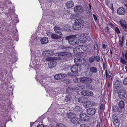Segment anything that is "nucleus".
I'll return each mask as SVG.
<instances>
[{
	"label": "nucleus",
	"instance_id": "nucleus-16",
	"mask_svg": "<svg viewBox=\"0 0 127 127\" xmlns=\"http://www.w3.org/2000/svg\"><path fill=\"white\" fill-rule=\"evenodd\" d=\"M126 11L123 7H121L118 8L117 10V13L120 15H123L125 14Z\"/></svg>",
	"mask_w": 127,
	"mask_h": 127
},
{
	"label": "nucleus",
	"instance_id": "nucleus-48",
	"mask_svg": "<svg viewBox=\"0 0 127 127\" xmlns=\"http://www.w3.org/2000/svg\"><path fill=\"white\" fill-rule=\"evenodd\" d=\"M47 35L49 36H51V34H52L51 32H50V31H47Z\"/></svg>",
	"mask_w": 127,
	"mask_h": 127
},
{
	"label": "nucleus",
	"instance_id": "nucleus-17",
	"mask_svg": "<svg viewBox=\"0 0 127 127\" xmlns=\"http://www.w3.org/2000/svg\"><path fill=\"white\" fill-rule=\"evenodd\" d=\"M70 121L72 123L75 124H80L81 122L80 121V119L77 117H74L70 120Z\"/></svg>",
	"mask_w": 127,
	"mask_h": 127
},
{
	"label": "nucleus",
	"instance_id": "nucleus-11",
	"mask_svg": "<svg viewBox=\"0 0 127 127\" xmlns=\"http://www.w3.org/2000/svg\"><path fill=\"white\" fill-rule=\"evenodd\" d=\"M54 30L55 32L57 34H62V32L63 31L62 29L61 28L58 26H55L54 27Z\"/></svg>",
	"mask_w": 127,
	"mask_h": 127
},
{
	"label": "nucleus",
	"instance_id": "nucleus-10",
	"mask_svg": "<svg viewBox=\"0 0 127 127\" xmlns=\"http://www.w3.org/2000/svg\"><path fill=\"white\" fill-rule=\"evenodd\" d=\"M54 54V52L50 50H45L42 53L43 55L45 57H51Z\"/></svg>",
	"mask_w": 127,
	"mask_h": 127
},
{
	"label": "nucleus",
	"instance_id": "nucleus-1",
	"mask_svg": "<svg viewBox=\"0 0 127 127\" xmlns=\"http://www.w3.org/2000/svg\"><path fill=\"white\" fill-rule=\"evenodd\" d=\"M68 41V43L72 46L77 45L79 42V39L75 35H72L64 37V39Z\"/></svg>",
	"mask_w": 127,
	"mask_h": 127
},
{
	"label": "nucleus",
	"instance_id": "nucleus-47",
	"mask_svg": "<svg viewBox=\"0 0 127 127\" xmlns=\"http://www.w3.org/2000/svg\"><path fill=\"white\" fill-rule=\"evenodd\" d=\"M104 30H105V31L106 32H108L109 31V29L108 27H106L105 28Z\"/></svg>",
	"mask_w": 127,
	"mask_h": 127
},
{
	"label": "nucleus",
	"instance_id": "nucleus-20",
	"mask_svg": "<svg viewBox=\"0 0 127 127\" xmlns=\"http://www.w3.org/2000/svg\"><path fill=\"white\" fill-rule=\"evenodd\" d=\"M79 66L77 64L72 66L71 68V71L73 72H77L78 70Z\"/></svg>",
	"mask_w": 127,
	"mask_h": 127
},
{
	"label": "nucleus",
	"instance_id": "nucleus-37",
	"mask_svg": "<svg viewBox=\"0 0 127 127\" xmlns=\"http://www.w3.org/2000/svg\"><path fill=\"white\" fill-rule=\"evenodd\" d=\"M114 30L116 32V33L119 34L120 33V31L119 30V29L117 27H116L114 28Z\"/></svg>",
	"mask_w": 127,
	"mask_h": 127
},
{
	"label": "nucleus",
	"instance_id": "nucleus-44",
	"mask_svg": "<svg viewBox=\"0 0 127 127\" xmlns=\"http://www.w3.org/2000/svg\"><path fill=\"white\" fill-rule=\"evenodd\" d=\"M61 48H62L63 49H66L68 48V47L67 46H66V45H64L63 46H61Z\"/></svg>",
	"mask_w": 127,
	"mask_h": 127
},
{
	"label": "nucleus",
	"instance_id": "nucleus-19",
	"mask_svg": "<svg viewBox=\"0 0 127 127\" xmlns=\"http://www.w3.org/2000/svg\"><path fill=\"white\" fill-rule=\"evenodd\" d=\"M57 62L55 61H53L49 63L48 64V66L50 68H53L57 64Z\"/></svg>",
	"mask_w": 127,
	"mask_h": 127
},
{
	"label": "nucleus",
	"instance_id": "nucleus-23",
	"mask_svg": "<svg viewBox=\"0 0 127 127\" xmlns=\"http://www.w3.org/2000/svg\"><path fill=\"white\" fill-rule=\"evenodd\" d=\"M113 124L115 127H119L120 124V122L118 118L114 120Z\"/></svg>",
	"mask_w": 127,
	"mask_h": 127
},
{
	"label": "nucleus",
	"instance_id": "nucleus-39",
	"mask_svg": "<svg viewBox=\"0 0 127 127\" xmlns=\"http://www.w3.org/2000/svg\"><path fill=\"white\" fill-rule=\"evenodd\" d=\"M124 42L121 41V40L120 39L119 41V45L121 47L123 46Z\"/></svg>",
	"mask_w": 127,
	"mask_h": 127
},
{
	"label": "nucleus",
	"instance_id": "nucleus-52",
	"mask_svg": "<svg viewBox=\"0 0 127 127\" xmlns=\"http://www.w3.org/2000/svg\"><path fill=\"white\" fill-rule=\"evenodd\" d=\"M109 25L111 27V28H115L114 25L112 23H110L109 24Z\"/></svg>",
	"mask_w": 127,
	"mask_h": 127
},
{
	"label": "nucleus",
	"instance_id": "nucleus-25",
	"mask_svg": "<svg viewBox=\"0 0 127 127\" xmlns=\"http://www.w3.org/2000/svg\"><path fill=\"white\" fill-rule=\"evenodd\" d=\"M48 41V39L46 37H43L40 40L41 44H43L47 43Z\"/></svg>",
	"mask_w": 127,
	"mask_h": 127
},
{
	"label": "nucleus",
	"instance_id": "nucleus-14",
	"mask_svg": "<svg viewBox=\"0 0 127 127\" xmlns=\"http://www.w3.org/2000/svg\"><path fill=\"white\" fill-rule=\"evenodd\" d=\"M81 93L82 95L87 96H92L93 95V92L89 91H83Z\"/></svg>",
	"mask_w": 127,
	"mask_h": 127
},
{
	"label": "nucleus",
	"instance_id": "nucleus-15",
	"mask_svg": "<svg viewBox=\"0 0 127 127\" xmlns=\"http://www.w3.org/2000/svg\"><path fill=\"white\" fill-rule=\"evenodd\" d=\"M96 110L94 108H90L87 109V112L89 115H93L95 113Z\"/></svg>",
	"mask_w": 127,
	"mask_h": 127
},
{
	"label": "nucleus",
	"instance_id": "nucleus-53",
	"mask_svg": "<svg viewBox=\"0 0 127 127\" xmlns=\"http://www.w3.org/2000/svg\"><path fill=\"white\" fill-rule=\"evenodd\" d=\"M102 48L103 49H105L106 48V46L105 44H103L102 45Z\"/></svg>",
	"mask_w": 127,
	"mask_h": 127
},
{
	"label": "nucleus",
	"instance_id": "nucleus-5",
	"mask_svg": "<svg viewBox=\"0 0 127 127\" xmlns=\"http://www.w3.org/2000/svg\"><path fill=\"white\" fill-rule=\"evenodd\" d=\"M87 49L85 45H80L78 46L73 49L74 52L76 53H80L86 51Z\"/></svg>",
	"mask_w": 127,
	"mask_h": 127
},
{
	"label": "nucleus",
	"instance_id": "nucleus-6",
	"mask_svg": "<svg viewBox=\"0 0 127 127\" xmlns=\"http://www.w3.org/2000/svg\"><path fill=\"white\" fill-rule=\"evenodd\" d=\"M58 55L61 57L62 58L66 60H68L70 59L72 56L71 53L66 52H60Z\"/></svg>",
	"mask_w": 127,
	"mask_h": 127
},
{
	"label": "nucleus",
	"instance_id": "nucleus-46",
	"mask_svg": "<svg viewBox=\"0 0 127 127\" xmlns=\"http://www.w3.org/2000/svg\"><path fill=\"white\" fill-rule=\"evenodd\" d=\"M125 36L124 35H122V37L121 39V41L124 42Z\"/></svg>",
	"mask_w": 127,
	"mask_h": 127
},
{
	"label": "nucleus",
	"instance_id": "nucleus-38",
	"mask_svg": "<svg viewBox=\"0 0 127 127\" xmlns=\"http://www.w3.org/2000/svg\"><path fill=\"white\" fill-rule=\"evenodd\" d=\"M83 98L82 97H80L77 99V101L79 103H82L83 102Z\"/></svg>",
	"mask_w": 127,
	"mask_h": 127
},
{
	"label": "nucleus",
	"instance_id": "nucleus-35",
	"mask_svg": "<svg viewBox=\"0 0 127 127\" xmlns=\"http://www.w3.org/2000/svg\"><path fill=\"white\" fill-rule=\"evenodd\" d=\"M55 127H66L62 124L58 123L56 125Z\"/></svg>",
	"mask_w": 127,
	"mask_h": 127
},
{
	"label": "nucleus",
	"instance_id": "nucleus-7",
	"mask_svg": "<svg viewBox=\"0 0 127 127\" xmlns=\"http://www.w3.org/2000/svg\"><path fill=\"white\" fill-rule=\"evenodd\" d=\"M116 92H117L119 98L121 99L124 98L127 94L126 91L122 89H119V90H117V91H116Z\"/></svg>",
	"mask_w": 127,
	"mask_h": 127
},
{
	"label": "nucleus",
	"instance_id": "nucleus-60",
	"mask_svg": "<svg viewBox=\"0 0 127 127\" xmlns=\"http://www.w3.org/2000/svg\"><path fill=\"white\" fill-rule=\"evenodd\" d=\"M125 69H126V72H127V66H126L125 67Z\"/></svg>",
	"mask_w": 127,
	"mask_h": 127
},
{
	"label": "nucleus",
	"instance_id": "nucleus-63",
	"mask_svg": "<svg viewBox=\"0 0 127 127\" xmlns=\"http://www.w3.org/2000/svg\"><path fill=\"white\" fill-rule=\"evenodd\" d=\"M36 64L38 66H39V63H38V62H37V63L36 62Z\"/></svg>",
	"mask_w": 127,
	"mask_h": 127
},
{
	"label": "nucleus",
	"instance_id": "nucleus-64",
	"mask_svg": "<svg viewBox=\"0 0 127 127\" xmlns=\"http://www.w3.org/2000/svg\"><path fill=\"white\" fill-rule=\"evenodd\" d=\"M96 127H100V126L99 124H97L96 126Z\"/></svg>",
	"mask_w": 127,
	"mask_h": 127
},
{
	"label": "nucleus",
	"instance_id": "nucleus-62",
	"mask_svg": "<svg viewBox=\"0 0 127 127\" xmlns=\"http://www.w3.org/2000/svg\"><path fill=\"white\" fill-rule=\"evenodd\" d=\"M103 68L104 69L105 68V64H104L103 65Z\"/></svg>",
	"mask_w": 127,
	"mask_h": 127
},
{
	"label": "nucleus",
	"instance_id": "nucleus-26",
	"mask_svg": "<svg viewBox=\"0 0 127 127\" xmlns=\"http://www.w3.org/2000/svg\"><path fill=\"white\" fill-rule=\"evenodd\" d=\"M113 110L114 112H118L119 113L121 112V110L120 108H119L118 106L115 105L113 107Z\"/></svg>",
	"mask_w": 127,
	"mask_h": 127
},
{
	"label": "nucleus",
	"instance_id": "nucleus-12",
	"mask_svg": "<svg viewBox=\"0 0 127 127\" xmlns=\"http://www.w3.org/2000/svg\"><path fill=\"white\" fill-rule=\"evenodd\" d=\"M66 75L64 74L59 73L55 75L54 77V78L56 80L62 79L65 77Z\"/></svg>",
	"mask_w": 127,
	"mask_h": 127
},
{
	"label": "nucleus",
	"instance_id": "nucleus-3",
	"mask_svg": "<svg viewBox=\"0 0 127 127\" xmlns=\"http://www.w3.org/2000/svg\"><path fill=\"white\" fill-rule=\"evenodd\" d=\"M84 21L81 19H76L72 27L74 30H78L82 28L84 26Z\"/></svg>",
	"mask_w": 127,
	"mask_h": 127
},
{
	"label": "nucleus",
	"instance_id": "nucleus-27",
	"mask_svg": "<svg viewBox=\"0 0 127 127\" xmlns=\"http://www.w3.org/2000/svg\"><path fill=\"white\" fill-rule=\"evenodd\" d=\"M75 114L74 113L71 112H69L67 114V117L71 119L73 118L74 117Z\"/></svg>",
	"mask_w": 127,
	"mask_h": 127
},
{
	"label": "nucleus",
	"instance_id": "nucleus-57",
	"mask_svg": "<svg viewBox=\"0 0 127 127\" xmlns=\"http://www.w3.org/2000/svg\"><path fill=\"white\" fill-rule=\"evenodd\" d=\"M35 70L36 71V72H37V73H38L39 72V68H36L35 69Z\"/></svg>",
	"mask_w": 127,
	"mask_h": 127
},
{
	"label": "nucleus",
	"instance_id": "nucleus-22",
	"mask_svg": "<svg viewBox=\"0 0 127 127\" xmlns=\"http://www.w3.org/2000/svg\"><path fill=\"white\" fill-rule=\"evenodd\" d=\"M62 36V34L58 35L57 34H52L51 37L54 39L57 40L60 39Z\"/></svg>",
	"mask_w": 127,
	"mask_h": 127
},
{
	"label": "nucleus",
	"instance_id": "nucleus-33",
	"mask_svg": "<svg viewBox=\"0 0 127 127\" xmlns=\"http://www.w3.org/2000/svg\"><path fill=\"white\" fill-rule=\"evenodd\" d=\"M78 16L77 14H71L70 16V19H74L76 18V16Z\"/></svg>",
	"mask_w": 127,
	"mask_h": 127
},
{
	"label": "nucleus",
	"instance_id": "nucleus-24",
	"mask_svg": "<svg viewBox=\"0 0 127 127\" xmlns=\"http://www.w3.org/2000/svg\"><path fill=\"white\" fill-rule=\"evenodd\" d=\"M122 57L120 58V62L123 64H127V61L124 59V52H123L122 53Z\"/></svg>",
	"mask_w": 127,
	"mask_h": 127
},
{
	"label": "nucleus",
	"instance_id": "nucleus-9",
	"mask_svg": "<svg viewBox=\"0 0 127 127\" xmlns=\"http://www.w3.org/2000/svg\"><path fill=\"white\" fill-rule=\"evenodd\" d=\"M115 87L114 88V90L116 92L117 90L120 89L121 87L122 86V83L121 81L119 80H117L114 84Z\"/></svg>",
	"mask_w": 127,
	"mask_h": 127
},
{
	"label": "nucleus",
	"instance_id": "nucleus-50",
	"mask_svg": "<svg viewBox=\"0 0 127 127\" xmlns=\"http://www.w3.org/2000/svg\"><path fill=\"white\" fill-rule=\"evenodd\" d=\"M126 53L125 54H124V56L125 57V60H127V50L126 51Z\"/></svg>",
	"mask_w": 127,
	"mask_h": 127
},
{
	"label": "nucleus",
	"instance_id": "nucleus-30",
	"mask_svg": "<svg viewBox=\"0 0 127 127\" xmlns=\"http://www.w3.org/2000/svg\"><path fill=\"white\" fill-rule=\"evenodd\" d=\"M118 105L121 109L123 108L125 105L124 101L123 100L120 101Z\"/></svg>",
	"mask_w": 127,
	"mask_h": 127
},
{
	"label": "nucleus",
	"instance_id": "nucleus-51",
	"mask_svg": "<svg viewBox=\"0 0 127 127\" xmlns=\"http://www.w3.org/2000/svg\"><path fill=\"white\" fill-rule=\"evenodd\" d=\"M104 105L103 103L101 104L100 106V110H102L103 109Z\"/></svg>",
	"mask_w": 127,
	"mask_h": 127
},
{
	"label": "nucleus",
	"instance_id": "nucleus-54",
	"mask_svg": "<svg viewBox=\"0 0 127 127\" xmlns=\"http://www.w3.org/2000/svg\"><path fill=\"white\" fill-rule=\"evenodd\" d=\"M39 75H37L36 76V79L37 81L39 80Z\"/></svg>",
	"mask_w": 127,
	"mask_h": 127
},
{
	"label": "nucleus",
	"instance_id": "nucleus-45",
	"mask_svg": "<svg viewBox=\"0 0 127 127\" xmlns=\"http://www.w3.org/2000/svg\"><path fill=\"white\" fill-rule=\"evenodd\" d=\"M112 73L110 72H109L108 73L109 77L111 79L112 78Z\"/></svg>",
	"mask_w": 127,
	"mask_h": 127
},
{
	"label": "nucleus",
	"instance_id": "nucleus-55",
	"mask_svg": "<svg viewBox=\"0 0 127 127\" xmlns=\"http://www.w3.org/2000/svg\"><path fill=\"white\" fill-rule=\"evenodd\" d=\"M58 0H50V1L51 2H55L57 1Z\"/></svg>",
	"mask_w": 127,
	"mask_h": 127
},
{
	"label": "nucleus",
	"instance_id": "nucleus-4",
	"mask_svg": "<svg viewBox=\"0 0 127 127\" xmlns=\"http://www.w3.org/2000/svg\"><path fill=\"white\" fill-rule=\"evenodd\" d=\"M74 61L75 63L79 66V69L81 67L84 66L86 64V60L83 58L76 57L74 59Z\"/></svg>",
	"mask_w": 127,
	"mask_h": 127
},
{
	"label": "nucleus",
	"instance_id": "nucleus-32",
	"mask_svg": "<svg viewBox=\"0 0 127 127\" xmlns=\"http://www.w3.org/2000/svg\"><path fill=\"white\" fill-rule=\"evenodd\" d=\"M81 37V36H80V39L81 41H82L83 42H84V43L85 42L87 41V38H86L85 37H84V36L82 38H80Z\"/></svg>",
	"mask_w": 127,
	"mask_h": 127
},
{
	"label": "nucleus",
	"instance_id": "nucleus-49",
	"mask_svg": "<svg viewBox=\"0 0 127 127\" xmlns=\"http://www.w3.org/2000/svg\"><path fill=\"white\" fill-rule=\"evenodd\" d=\"M93 18L95 19V21H97V18L96 16L94 14H93Z\"/></svg>",
	"mask_w": 127,
	"mask_h": 127
},
{
	"label": "nucleus",
	"instance_id": "nucleus-42",
	"mask_svg": "<svg viewBox=\"0 0 127 127\" xmlns=\"http://www.w3.org/2000/svg\"><path fill=\"white\" fill-rule=\"evenodd\" d=\"M105 75H104L103 76L104 78H107L108 77V72L107 70H105Z\"/></svg>",
	"mask_w": 127,
	"mask_h": 127
},
{
	"label": "nucleus",
	"instance_id": "nucleus-13",
	"mask_svg": "<svg viewBox=\"0 0 127 127\" xmlns=\"http://www.w3.org/2000/svg\"><path fill=\"white\" fill-rule=\"evenodd\" d=\"M80 119L83 121H88L89 118V116L86 114L82 113L80 115Z\"/></svg>",
	"mask_w": 127,
	"mask_h": 127
},
{
	"label": "nucleus",
	"instance_id": "nucleus-2",
	"mask_svg": "<svg viewBox=\"0 0 127 127\" xmlns=\"http://www.w3.org/2000/svg\"><path fill=\"white\" fill-rule=\"evenodd\" d=\"M92 79L89 77L82 76L80 78H76L75 80V82L79 83L81 82L85 84H89L92 81Z\"/></svg>",
	"mask_w": 127,
	"mask_h": 127
},
{
	"label": "nucleus",
	"instance_id": "nucleus-43",
	"mask_svg": "<svg viewBox=\"0 0 127 127\" xmlns=\"http://www.w3.org/2000/svg\"><path fill=\"white\" fill-rule=\"evenodd\" d=\"M84 66L85 68L86 69H90V67L89 66V64H85Z\"/></svg>",
	"mask_w": 127,
	"mask_h": 127
},
{
	"label": "nucleus",
	"instance_id": "nucleus-40",
	"mask_svg": "<svg viewBox=\"0 0 127 127\" xmlns=\"http://www.w3.org/2000/svg\"><path fill=\"white\" fill-rule=\"evenodd\" d=\"M80 127H90L87 125L82 124L80 125Z\"/></svg>",
	"mask_w": 127,
	"mask_h": 127
},
{
	"label": "nucleus",
	"instance_id": "nucleus-36",
	"mask_svg": "<svg viewBox=\"0 0 127 127\" xmlns=\"http://www.w3.org/2000/svg\"><path fill=\"white\" fill-rule=\"evenodd\" d=\"M95 59L97 62H99L100 60V57L98 55L96 56L95 57Z\"/></svg>",
	"mask_w": 127,
	"mask_h": 127
},
{
	"label": "nucleus",
	"instance_id": "nucleus-21",
	"mask_svg": "<svg viewBox=\"0 0 127 127\" xmlns=\"http://www.w3.org/2000/svg\"><path fill=\"white\" fill-rule=\"evenodd\" d=\"M73 2L72 0L68 1L66 3V5L67 8H71L74 5Z\"/></svg>",
	"mask_w": 127,
	"mask_h": 127
},
{
	"label": "nucleus",
	"instance_id": "nucleus-28",
	"mask_svg": "<svg viewBox=\"0 0 127 127\" xmlns=\"http://www.w3.org/2000/svg\"><path fill=\"white\" fill-rule=\"evenodd\" d=\"M90 71L93 73H95L97 70V68L95 67H90Z\"/></svg>",
	"mask_w": 127,
	"mask_h": 127
},
{
	"label": "nucleus",
	"instance_id": "nucleus-61",
	"mask_svg": "<svg viewBox=\"0 0 127 127\" xmlns=\"http://www.w3.org/2000/svg\"><path fill=\"white\" fill-rule=\"evenodd\" d=\"M89 8H90V9H92V8H91V4H89Z\"/></svg>",
	"mask_w": 127,
	"mask_h": 127
},
{
	"label": "nucleus",
	"instance_id": "nucleus-34",
	"mask_svg": "<svg viewBox=\"0 0 127 127\" xmlns=\"http://www.w3.org/2000/svg\"><path fill=\"white\" fill-rule=\"evenodd\" d=\"M107 5L108 6V7L113 11L114 10V8L113 6V4L112 3H109Z\"/></svg>",
	"mask_w": 127,
	"mask_h": 127
},
{
	"label": "nucleus",
	"instance_id": "nucleus-31",
	"mask_svg": "<svg viewBox=\"0 0 127 127\" xmlns=\"http://www.w3.org/2000/svg\"><path fill=\"white\" fill-rule=\"evenodd\" d=\"M95 60V56L94 55H93L90 57L89 59V61L90 63H93Z\"/></svg>",
	"mask_w": 127,
	"mask_h": 127
},
{
	"label": "nucleus",
	"instance_id": "nucleus-58",
	"mask_svg": "<svg viewBox=\"0 0 127 127\" xmlns=\"http://www.w3.org/2000/svg\"><path fill=\"white\" fill-rule=\"evenodd\" d=\"M94 48L95 49H97L98 48L97 45L96 44V46H95H95L94 47Z\"/></svg>",
	"mask_w": 127,
	"mask_h": 127
},
{
	"label": "nucleus",
	"instance_id": "nucleus-56",
	"mask_svg": "<svg viewBox=\"0 0 127 127\" xmlns=\"http://www.w3.org/2000/svg\"><path fill=\"white\" fill-rule=\"evenodd\" d=\"M52 58L51 57H48L46 58V60L48 61H49L51 60Z\"/></svg>",
	"mask_w": 127,
	"mask_h": 127
},
{
	"label": "nucleus",
	"instance_id": "nucleus-59",
	"mask_svg": "<svg viewBox=\"0 0 127 127\" xmlns=\"http://www.w3.org/2000/svg\"><path fill=\"white\" fill-rule=\"evenodd\" d=\"M40 127H46L45 126H44L43 125H40Z\"/></svg>",
	"mask_w": 127,
	"mask_h": 127
},
{
	"label": "nucleus",
	"instance_id": "nucleus-41",
	"mask_svg": "<svg viewBox=\"0 0 127 127\" xmlns=\"http://www.w3.org/2000/svg\"><path fill=\"white\" fill-rule=\"evenodd\" d=\"M124 84L126 85H127V77L125 78L123 81Z\"/></svg>",
	"mask_w": 127,
	"mask_h": 127
},
{
	"label": "nucleus",
	"instance_id": "nucleus-8",
	"mask_svg": "<svg viewBox=\"0 0 127 127\" xmlns=\"http://www.w3.org/2000/svg\"><path fill=\"white\" fill-rule=\"evenodd\" d=\"M74 12L78 14H80L84 11V7L82 6L78 5L74 8Z\"/></svg>",
	"mask_w": 127,
	"mask_h": 127
},
{
	"label": "nucleus",
	"instance_id": "nucleus-29",
	"mask_svg": "<svg viewBox=\"0 0 127 127\" xmlns=\"http://www.w3.org/2000/svg\"><path fill=\"white\" fill-rule=\"evenodd\" d=\"M72 97L70 95H68L65 97V100L66 102H68L70 101Z\"/></svg>",
	"mask_w": 127,
	"mask_h": 127
},
{
	"label": "nucleus",
	"instance_id": "nucleus-18",
	"mask_svg": "<svg viewBox=\"0 0 127 127\" xmlns=\"http://www.w3.org/2000/svg\"><path fill=\"white\" fill-rule=\"evenodd\" d=\"M82 108L80 105H76L73 108V111L75 113H77L81 111L82 110Z\"/></svg>",
	"mask_w": 127,
	"mask_h": 127
}]
</instances>
